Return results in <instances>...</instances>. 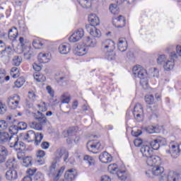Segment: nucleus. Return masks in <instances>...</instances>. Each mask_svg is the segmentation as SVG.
Listing matches in <instances>:
<instances>
[{"mask_svg":"<svg viewBox=\"0 0 181 181\" xmlns=\"http://www.w3.org/2000/svg\"><path fill=\"white\" fill-rule=\"evenodd\" d=\"M37 114L38 115L33 113V117H34L35 119L38 121V122H32L30 123V128L36 129L37 131H42L43 125L47 122V119L46 118V116H45V115L40 111L37 112Z\"/></svg>","mask_w":181,"mask_h":181,"instance_id":"nucleus-1","label":"nucleus"},{"mask_svg":"<svg viewBox=\"0 0 181 181\" xmlns=\"http://www.w3.org/2000/svg\"><path fill=\"white\" fill-rule=\"evenodd\" d=\"M107 170L112 175H117L119 180H127V172L125 170H119L117 164H110L107 167Z\"/></svg>","mask_w":181,"mask_h":181,"instance_id":"nucleus-2","label":"nucleus"},{"mask_svg":"<svg viewBox=\"0 0 181 181\" xmlns=\"http://www.w3.org/2000/svg\"><path fill=\"white\" fill-rule=\"evenodd\" d=\"M64 168L62 167L61 169H57V161H54L49 168V175L54 176V181H57L60 179V176L63 175Z\"/></svg>","mask_w":181,"mask_h":181,"instance_id":"nucleus-3","label":"nucleus"},{"mask_svg":"<svg viewBox=\"0 0 181 181\" xmlns=\"http://www.w3.org/2000/svg\"><path fill=\"white\" fill-rule=\"evenodd\" d=\"M100 49L103 53L114 52L115 50V42L110 39L105 40L102 42Z\"/></svg>","mask_w":181,"mask_h":181,"instance_id":"nucleus-4","label":"nucleus"},{"mask_svg":"<svg viewBox=\"0 0 181 181\" xmlns=\"http://www.w3.org/2000/svg\"><path fill=\"white\" fill-rule=\"evenodd\" d=\"M133 74L140 78V80H145L146 78V70L141 66H136L133 68Z\"/></svg>","mask_w":181,"mask_h":181,"instance_id":"nucleus-5","label":"nucleus"},{"mask_svg":"<svg viewBox=\"0 0 181 181\" xmlns=\"http://www.w3.org/2000/svg\"><path fill=\"white\" fill-rule=\"evenodd\" d=\"M170 57L171 60H167L163 65L166 71H170V70L173 69V67H175V59H177V55L175 52H171Z\"/></svg>","mask_w":181,"mask_h":181,"instance_id":"nucleus-6","label":"nucleus"},{"mask_svg":"<svg viewBox=\"0 0 181 181\" xmlns=\"http://www.w3.org/2000/svg\"><path fill=\"white\" fill-rule=\"evenodd\" d=\"M19 101H21V97L18 95H11L7 99L8 107L11 108V110H16V108H18Z\"/></svg>","mask_w":181,"mask_h":181,"instance_id":"nucleus-7","label":"nucleus"},{"mask_svg":"<svg viewBox=\"0 0 181 181\" xmlns=\"http://www.w3.org/2000/svg\"><path fill=\"white\" fill-rule=\"evenodd\" d=\"M83 36H84V30L83 28H79L76 30L69 38V42L71 43H76V42H78L83 39Z\"/></svg>","mask_w":181,"mask_h":181,"instance_id":"nucleus-8","label":"nucleus"},{"mask_svg":"<svg viewBox=\"0 0 181 181\" xmlns=\"http://www.w3.org/2000/svg\"><path fill=\"white\" fill-rule=\"evenodd\" d=\"M83 160L86 162V164L88 165L89 170L90 172H94L95 169H97V166L95 165V160L94 158L86 155L83 157Z\"/></svg>","mask_w":181,"mask_h":181,"instance_id":"nucleus-9","label":"nucleus"},{"mask_svg":"<svg viewBox=\"0 0 181 181\" xmlns=\"http://www.w3.org/2000/svg\"><path fill=\"white\" fill-rule=\"evenodd\" d=\"M167 153H170L172 158L176 159V158H179V155H180V145L179 144H171V148L170 150L166 151Z\"/></svg>","mask_w":181,"mask_h":181,"instance_id":"nucleus-10","label":"nucleus"},{"mask_svg":"<svg viewBox=\"0 0 181 181\" xmlns=\"http://www.w3.org/2000/svg\"><path fill=\"white\" fill-rule=\"evenodd\" d=\"M146 163L148 166H156L158 165H162V161L160 158L158 156H150L147 158Z\"/></svg>","mask_w":181,"mask_h":181,"instance_id":"nucleus-11","label":"nucleus"},{"mask_svg":"<svg viewBox=\"0 0 181 181\" xmlns=\"http://www.w3.org/2000/svg\"><path fill=\"white\" fill-rule=\"evenodd\" d=\"M87 148L89 152L97 153V151L101 149V144L100 142L93 143V141H89L87 143Z\"/></svg>","mask_w":181,"mask_h":181,"instance_id":"nucleus-12","label":"nucleus"},{"mask_svg":"<svg viewBox=\"0 0 181 181\" xmlns=\"http://www.w3.org/2000/svg\"><path fill=\"white\" fill-rule=\"evenodd\" d=\"M167 181H179L180 179V175L175 172H170L168 175H161L160 180H165Z\"/></svg>","mask_w":181,"mask_h":181,"instance_id":"nucleus-13","label":"nucleus"},{"mask_svg":"<svg viewBox=\"0 0 181 181\" xmlns=\"http://www.w3.org/2000/svg\"><path fill=\"white\" fill-rule=\"evenodd\" d=\"M86 29L88 32H89L90 36L93 37H101V31L97 29L95 27L90 25H86Z\"/></svg>","mask_w":181,"mask_h":181,"instance_id":"nucleus-14","label":"nucleus"},{"mask_svg":"<svg viewBox=\"0 0 181 181\" xmlns=\"http://www.w3.org/2000/svg\"><path fill=\"white\" fill-rule=\"evenodd\" d=\"M6 179L8 181H15L18 179V171L13 168H11L6 173Z\"/></svg>","mask_w":181,"mask_h":181,"instance_id":"nucleus-15","label":"nucleus"},{"mask_svg":"<svg viewBox=\"0 0 181 181\" xmlns=\"http://www.w3.org/2000/svg\"><path fill=\"white\" fill-rule=\"evenodd\" d=\"M144 114V108L142 107V105L137 103L134 108L133 112V115L134 116V118L136 119H138V118H141V115Z\"/></svg>","mask_w":181,"mask_h":181,"instance_id":"nucleus-16","label":"nucleus"},{"mask_svg":"<svg viewBox=\"0 0 181 181\" xmlns=\"http://www.w3.org/2000/svg\"><path fill=\"white\" fill-rule=\"evenodd\" d=\"M140 152L142 153L144 158H149L152 155V148L148 145H142L140 149Z\"/></svg>","mask_w":181,"mask_h":181,"instance_id":"nucleus-17","label":"nucleus"},{"mask_svg":"<svg viewBox=\"0 0 181 181\" xmlns=\"http://www.w3.org/2000/svg\"><path fill=\"white\" fill-rule=\"evenodd\" d=\"M46 155V153L45 152V151L43 150H39L37 151L36 153V159H35V162L38 164V165H45V156Z\"/></svg>","mask_w":181,"mask_h":181,"instance_id":"nucleus-18","label":"nucleus"},{"mask_svg":"<svg viewBox=\"0 0 181 181\" xmlns=\"http://www.w3.org/2000/svg\"><path fill=\"white\" fill-rule=\"evenodd\" d=\"M99 159L102 163H110V162L112 161V157L107 151L101 153L99 156Z\"/></svg>","mask_w":181,"mask_h":181,"instance_id":"nucleus-19","label":"nucleus"},{"mask_svg":"<svg viewBox=\"0 0 181 181\" xmlns=\"http://www.w3.org/2000/svg\"><path fill=\"white\" fill-rule=\"evenodd\" d=\"M77 172L74 169H70L65 173L64 179L66 181H73L76 179Z\"/></svg>","mask_w":181,"mask_h":181,"instance_id":"nucleus-20","label":"nucleus"},{"mask_svg":"<svg viewBox=\"0 0 181 181\" xmlns=\"http://www.w3.org/2000/svg\"><path fill=\"white\" fill-rule=\"evenodd\" d=\"M113 25L115 28H124L125 26V18L122 16H119V17L113 21Z\"/></svg>","mask_w":181,"mask_h":181,"instance_id":"nucleus-21","label":"nucleus"},{"mask_svg":"<svg viewBox=\"0 0 181 181\" xmlns=\"http://www.w3.org/2000/svg\"><path fill=\"white\" fill-rule=\"evenodd\" d=\"M119 52H125L128 49V42L125 38H119L117 44Z\"/></svg>","mask_w":181,"mask_h":181,"instance_id":"nucleus-22","label":"nucleus"},{"mask_svg":"<svg viewBox=\"0 0 181 181\" xmlns=\"http://www.w3.org/2000/svg\"><path fill=\"white\" fill-rule=\"evenodd\" d=\"M62 156H64V160L66 162L69 158V152L66 151L64 149L59 148L56 151V158L57 159H60Z\"/></svg>","mask_w":181,"mask_h":181,"instance_id":"nucleus-23","label":"nucleus"},{"mask_svg":"<svg viewBox=\"0 0 181 181\" xmlns=\"http://www.w3.org/2000/svg\"><path fill=\"white\" fill-rule=\"evenodd\" d=\"M88 21L90 24H89L90 26H97L100 25V18H98V16H97L95 14H90L88 16Z\"/></svg>","mask_w":181,"mask_h":181,"instance_id":"nucleus-24","label":"nucleus"},{"mask_svg":"<svg viewBox=\"0 0 181 181\" xmlns=\"http://www.w3.org/2000/svg\"><path fill=\"white\" fill-rule=\"evenodd\" d=\"M18 28H16V27H13L12 28H11L8 30V38L10 39V40H12L13 42L14 40H16V37H18Z\"/></svg>","mask_w":181,"mask_h":181,"instance_id":"nucleus-25","label":"nucleus"},{"mask_svg":"<svg viewBox=\"0 0 181 181\" xmlns=\"http://www.w3.org/2000/svg\"><path fill=\"white\" fill-rule=\"evenodd\" d=\"M71 49V48L69 44H62L59 47V51L61 54H67V53L70 52Z\"/></svg>","mask_w":181,"mask_h":181,"instance_id":"nucleus-26","label":"nucleus"},{"mask_svg":"<svg viewBox=\"0 0 181 181\" xmlns=\"http://www.w3.org/2000/svg\"><path fill=\"white\" fill-rule=\"evenodd\" d=\"M165 169L163 167H161L160 165H154L152 168V173L154 176H160L164 172Z\"/></svg>","mask_w":181,"mask_h":181,"instance_id":"nucleus-27","label":"nucleus"},{"mask_svg":"<svg viewBox=\"0 0 181 181\" xmlns=\"http://www.w3.org/2000/svg\"><path fill=\"white\" fill-rule=\"evenodd\" d=\"M35 134L36 133H35V132L32 130L28 131L24 136L25 141H27V142H33L35 141Z\"/></svg>","mask_w":181,"mask_h":181,"instance_id":"nucleus-28","label":"nucleus"},{"mask_svg":"<svg viewBox=\"0 0 181 181\" xmlns=\"http://www.w3.org/2000/svg\"><path fill=\"white\" fill-rule=\"evenodd\" d=\"M18 141H19V138L18 137V136H10L8 141L10 145V148H14V149H16L17 146L16 145H18L19 142Z\"/></svg>","mask_w":181,"mask_h":181,"instance_id":"nucleus-29","label":"nucleus"},{"mask_svg":"<svg viewBox=\"0 0 181 181\" xmlns=\"http://www.w3.org/2000/svg\"><path fill=\"white\" fill-rule=\"evenodd\" d=\"M37 59L40 63H49L50 58L49 54H43L41 52L38 54Z\"/></svg>","mask_w":181,"mask_h":181,"instance_id":"nucleus-30","label":"nucleus"},{"mask_svg":"<svg viewBox=\"0 0 181 181\" xmlns=\"http://www.w3.org/2000/svg\"><path fill=\"white\" fill-rule=\"evenodd\" d=\"M36 168H33V169H28L27 170V176L24 177L23 179V181H32V177L33 176V175H35L36 173Z\"/></svg>","mask_w":181,"mask_h":181,"instance_id":"nucleus-31","label":"nucleus"},{"mask_svg":"<svg viewBox=\"0 0 181 181\" xmlns=\"http://www.w3.org/2000/svg\"><path fill=\"white\" fill-rule=\"evenodd\" d=\"M75 52L78 56H84V54L87 53V51H86V47L80 45H77L75 48Z\"/></svg>","mask_w":181,"mask_h":181,"instance_id":"nucleus-32","label":"nucleus"},{"mask_svg":"<svg viewBox=\"0 0 181 181\" xmlns=\"http://www.w3.org/2000/svg\"><path fill=\"white\" fill-rule=\"evenodd\" d=\"M85 45L88 47H95V45H97V40L95 38H90V37H88L85 40Z\"/></svg>","mask_w":181,"mask_h":181,"instance_id":"nucleus-33","label":"nucleus"},{"mask_svg":"<svg viewBox=\"0 0 181 181\" xmlns=\"http://www.w3.org/2000/svg\"><path fill=\"white\" fill-rule=\"evenodd\" d=\"M33 77L37 83H43L44 81H46V76L39 72H35L33 74Z\"/></svg>","mask_w":181,"mask_h":181,"instance_id":"nucleus-34","label":"nucleus"},{"mask_svg":"<svg viewBox=\"0 0 181 181\" xmlns=\"http://www.w3.org/2000/svg\"><path fill=\"white\" fill-rule=\"evenodd\" d=\"M12 47L11 46H7L4 47V52L1 54V56L0 57H11L12 56Z\"/></svg>","mask_w":181,"mask_h":181,"instance_id":"nucleus-35","label":"nucleus"},{"mask_svg":"<svg viewBox=\"0 0 181 181\" xmlns=\"http://www.w3.org/2000/svg\"><path fill=\"white\" fill-rule=\"evenodd\" d=\"M11 136H9V134L7 132H0V143L1 144H5V142H8L9 141V138Z\"/></svg>","mask_w":181,"mask_h":181,"instance_id":"nucleus-36","label":"nucleus"},{"mask_svg":"<svg viewBox=\"0 0 181 181\" xmlns=\"http://www.w3.org/2000/svg\"><path fill=\"white\" fill-rule=\"evenodd\" d=\"M6 165L9 169H12V168L13 169H15L18 166V164L16 163V160H15V159H9L6 162Z\"/></svg>","mask_w":181,"mask_h":181,"instance_id":"nucleus-37","label":"nucleus"},{"mask_svg":"<svg viewBox=\"0 0 181 181\" xmlns=\"http://www.w3.org/2000/svg\"><path fill=\"white\" fill-rule=\"evenodd\" d=\"M82 8H90L91 6V1L89 0H77Z\"/></svg>","mask_w":181,"mask_h":181,"instance_id":"nucleus-38","label":"nucleus"},{"mask_svg":"<svg viewBox=\"0 0 181 181\" xmlns=\"http://www.w3.org/2000/svg\"><path fill=\"white\" fill-rule=\"evenodd\" d=\"M21 63H22V57L19 55L14 56L13 58V66H21Z\"/></svg>","mask_w":181,"mask_h":181,"instance_id":"nucleus-39","label":"nucleus"},{"mask_svg":"<svg viewBox=\"0 0 181 181\" xmlns=\"http://www.w3.org/2000/svg\"><path fill=\"white\" fill-rule=\"evenodd\" d=\"M23 166L28 168V166H32V158L27 156L23 159Z\"/></svg>","mask_w":181,"mask_h":181,"instance_id":"nucleus-40","label":"nucleus"},{"mask_svg":"<svg viewBox=\"0 0 181 181\" xmlns=\"http://www.w3.org/2000/svg\"><path fill=\"white\" fill-rule=\"evenodd\" d=\"M14 84L17 88H21V87H22V86H23V84H25V78H23L22 76L18 78L16 80V81H15Z\"/></svg>","mask_w":181,"mask_h":181,"instance_id":"nucleus-41","label":"nucleus"},{"mask_svg":"<svg viewBox=\"0 0 181 181\" xmlns=\"http://www.w3.org/2000/svg\"><path fill=\"white\" fill-rule=\"evenodd\" d=\"M33 179L35 181H45V177L42 173L37 172L33 175Z\"/></svg>","mask_w":181,"mask_h":181,"instance_id":"nucleus-42","label":"nucleus"},{"mask_svg":"<svg viewBox=\"0 0 181 181\" xmlns=\"http://www.w3.org/2000/svg\"><path fill=\"white\" fill-rule=\"evenodd\" d=\"M145 101L148 105H152L155 103V98L153 95H147L145 96Z\"/></svg>","mask_w":181,"mask_h":181,"instance_id":"nucleus-43","label":"nucleus"},{"mask_svg":"<svg viewBox=\"0 0 181 181\" xmlns=\"http://www.w3.org/2000/svg\"><path fill=\"white\" fill-rule=\"evenodd\" d=\"M150 147L151 148L152 151L154 149V151H158L159 149V143L158 142L157 139L153 140L150 142Z\"/></svg>","mask_w":181,"mask_h":181,"instance_id":"nucleus-44","label":"nucleus"},{"mask_svg":"<svg viewBox=\"0 0 181 181\" xmlns=\"http://www.w3.org/2000/svg\"><path fill=\"white\" fill-rule=\"evenodd\" d=\"M105 57L107 60H114L115 59V52L114 51L105 52Z\"/></svg>","mask_w":181,"mask_h":181,"instance_id":"nucleus-45","label":"nucleus"},{"mask_svg":"<svg viewBox=\"0 0 181 181\" xmlns=\"http://www.w3.org/2000/svg\"><path fill=\"white\" fill-rule=\"evenodd\" d=\"M43 139V134L42 133H35V145H39Z\"/></svg>","mask_w":181,"mask_h":181,"instance_id":"nucleus-46","label":"nucleus"},{"mask_svg":"<svg viewBox=\"0 0 181 181\" xmlns=\"http://www.w3.org/2000/svg\"><path fill=\"white\" fill-rule=\"evenodd\" d=\"M57 83L59 86H66V84H67V78H66V76H61L57 78Z\"/></svg>","mask_w":181,"mask_h":181,"instance_id":"nucleus-47","label":"nucleus"},{"mask_svg":"<svg viewBox=\"0 0 181 181\" xmlns=\"http://www.w3.org/2000/svg\"><path fill=\"white\" fill-rule=\"evenodd\" d=\"M110 11L111 13H113V15H117L118 13V6L117 4H110L109 7Z\"/></svg>","mask_w":181,"mask_h":181,"instance_id":"nucleus-48","label":"nucleus"},{"mask_svg":"<svg viewBox=\"0 0 181 181\" xmlns=\"http://www.w3.org/2000/svg\"><path fill=\"white\" fill-rule=\"evenodd\" d=\"M33 46L35 49H42L43 43L39 40V39H35L33 41Z\"/></svg>","mask_w":181,"mask_h":181,"instance_id":"nucleus-49","label":"nucleus"},{"mask_svg":"<svg viewBox=\"0 0 181 181\" xmlns=\"http://www.w3.org/2000/svg\"><path fill=\"white\" fill-rule=\"evenodd\" d=\"M166 55L162 54L159 55L158 57L157 58V63L158 64H161L163 63H166Z\"/></svg>","mask_w":181,"mask_h":181,"instance_id":"nucleus-50","label":"nucleus"},{"mask_svg":"<svg viewBox=\"0 0 181 181\" xmlns=\"http://www.w3.org/2000/svg\"><path fill=\"white\" fill-rule=\"evenodd\" d=\"M18 126H13V125H11L9 129H8V131H9V133L11 134V135H16V134H18Z\"/></svg>","mask_w":181,"mask_h":181,"instance_id":"nucleus-51","label":"nucleus"},{"mask_svg":"<svg viewBox=\"0 0 181 181\" xmlns=\"http://www.w3.org/2000/svg\"><path fill=\"white\" fill-rule=\"evenodd\" d=\"M9 124L5 120H0V129L5 130L8 129Z\"/></svg>","mask_w":181,"mask_h":181,"instance_id":"nucleus-52","label":"nucleus"},{"mask_svg":"<svg viewBox=\"0 0 181 181\" xmlns=\"http://www.w3.org/2000/svg\"><path fill=\"white\" fill-rule=\"evenodd\" d=\"M15 149L16 151H25V143L18 141Z\"/></svg>","mask_w":181,"mask_h":181,"instance_id":"nucleus-53","label":"nucleus"},{"mask_svg":"<svg viewBox=\"0 0 181 181\" xmlns=\"http://www.w3.org/2000/svg\"><path fill=\"white\" fill-rule=\"evenodd\" d=\"M0 155L3 156H8V150L4 146H0Z\"/></svg>","mask_w":181,"mask_h":181,"instance_id":"nucleus-54","label":"nucleus"},{"mask_svg":"<svg viewBox=\"0 0 181 181\" xmlns=\"http://www.w3.org/2000/svg\"><path fill=\"white\" fill-rule=\"evenodd\" d=\"M26 127H28V124L26 122H21L18 124L17 128L20 129L21 131L26 129Z\"/></svg>","mask_w":181,"mask_h":181,"instance_id":"nucleus-55","label":"nucleus"},{"mask_svg":"<svg viewBox=\"0 0 181 181\" xmlns=\"http://www.w3.org/2000/svg\"><path fill=\"white\" fill-rule=\"evenodd\" d=\"M146 132L148 134H155V132H158V131H156V127L153 126H148L146 128Z\"/></svg>","mask_w":181,"mask_h":181,"instance_id":"nucleus-56","label":"nucleus"},{"mask_svg":"<svg viewBox=\"0 0 181 181\" xmlns=\"http://www.w3.org/2000/svg\"><path fill=\"white\" fill-rule=\"evenodd\" d=\"M33 56H35V54H33V52H32L31 50L24 53V57L25 59H27V60H29V59L33 57Z\"/></svg>","mask_w":181,"mask_h":181,"instance_id":"nucleus-57","label":"nucleus"},{"mask_svg":"<svg viewBox=\"0 0 181 181\" xmlns=\"http://www.w3.org/2000/svg\"><path fill=\"white\" fill-rule=\"evenodd\" d=\"M6 112V106L0 101V114H5Z\"/></svg>","mask_w":181,"mask_h":181,"instance_id":"nucleus-58","label":"nucleus"},{"mask_svg":"<svg viewBox=\"0 0 181 181\" xmlns=\"http://www.w3.org/2000/svg\"><path fill=\"white\" fill-rule=\"evenodd\" d=\"M20 45L22 47H25V45L28 43V40L25 39L23 37H20L19 38Z\"/></svg>","mask_w":181,"mask_h":181,"instance_id":"nucleus-59","label":"nucleus"},{"mask_svg":"<svg viewBox=\"0 0 181 181\" xmlns=\"http://www.w3.org/2000/svg\"><path fill=\"white\" fill-rule=\"evenodd\" d=\"M28 98H30V100H31V101H35V100H36V95L35 94V92L29 91L28 92Z\"/></svg>","mask_w":181,"mask_h":181,"instance_id":"nucleus-60","label":"nucleus"},{"mask_svg":"<svg viewBox=\"0 0 181 181\" xmlns=\"http://www.w3.org/2000/svg\"><path fill=\"white\" fill-rule=\"evenodd\" d=\"M6 122L9 124H13L15 122V119L12 117V115H8L6 118Z\"/></svg>","mask_w":181,"mask_h":181,"instance_id":"nucleus-61","label":"nucleus"},{"mask_svg":"<svg viewBox=\"0 0 181 181\" xmlns=\"http://www.w3.org/2000/svg\"><path fill=\"white\" fill-rule=\"evenodd\" d=\"M132 135L133 136H139V135H142V131L137 129V130H132Z\"/></svg>","mask_w":181,"mask_h":181,"instance_id":"nucleus-62","label":"nucleus"},{"mask_svg":"<svg viewBox=\"0 0 181 181\" xmlns=\"http://www.w3.org/2000/svg\"><path fill=\"white\" fill-rule=\"evenodd\" d=\"M135 146H141L143 144V141L141 139H136L134 141Z\"/></svg>","mask_w":181,"mask_h":181,"instance_id":"nucleus-63","label":"nucleus"},{"mask_svg":"<svg viewBox=\"0 0 181 181\" xmlns=\"http://www.w3.org/2000/svg\"><path fill=\"white\" fill-rule=\"evenodd\" d=\"M100 181H111V178L108 175H103L100 177Z\"/></svg>","mask_w":181,"mask_h":181,"instance_id":"nucleus-64","label":"nucleus"}]
</instances>
